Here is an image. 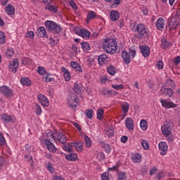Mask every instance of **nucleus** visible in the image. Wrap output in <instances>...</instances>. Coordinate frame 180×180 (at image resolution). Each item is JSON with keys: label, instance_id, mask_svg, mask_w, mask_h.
I'll return each mask as SVG.
<instances>
[{"label": "nucleus", "instance_id": "26", "mask_svg": "<svg viewBox=\"0 0 180 180\" xmlns=\"http://www.w3.org/2000/svg\"><path fill=\"white\" fill-rule=\"evenodd\" d=\"M100 144H101V147H102V148L104 149L105 153H110L111 148H110V144H108V143H106L103 141H101L100 143Z\"/></svg>", "mask_w": 180, "mask_h": 180}, {"label": "nucleus", "instance_id": "7", "mask_svg": "<svg viewBox=\"0 0 180 180\" xmlns=\"http://www.w3.org/2000/svg\"><path fill=\"white\" fill-rule=\"evenodd\" d=\"M39 102L42 105V106L47 108L50 105L49 99L43 94H39L37 96Z\"/></svg>", "mask_w": 180, "mask_h": 180}, {"label": "nucleus", "instance_id": "3", "mask_svg": "<svg viewBox=\"0 0 180 180\" xmlns=\"http://www.w3.org/2000/svg\"><path fill=\"white\" fill-rule=\"evenodd\" d=\"M45 26L48 30L51 32L52 33H55L56 34H60L61 32V26L60 25H57L53 21L47 20L45 22Z\"/></svg>", "mask_w": 180, "mask_h": 180}, {"label": "nucleus", "instance_id": "34", "mask_svg": "<svg viewBox=\"0 0 180 180\" xmlns=\"http://www.w3.org/2000/svg\"><path fill=\"white\" fill-rule=\"evenodd\" d=\"M107 70L110 75H115V74H116V68L112 65H110L109 67H108Z\"/></svg>", "mask_w": 180, "mask_h": 180}, {"label": "nucleus", "instance_id": "52", "mask_svg": "<svg viewBox=\"0 0 180 180\" xmlns=\"http://www.w3.org/2000/svg\"><path fill=\"white\" fill-rule=\"evenodd\" d=\"M35 108H36V115H37L38 116H40V115H41V107H40L39 104H37L35 105Z\"/></svg>", "mask_w": 180, "mask_h": 180}, {"label": "nucleus", "instance_id": "22", "mask_svg": "<svg viewBox=\"0 0 180 180\" xmlns=\"http://www.w3.org/2000/svg\"><path fill=\"white\" fill-rule=\"evenodd\" d=\"M37 34L38 37H46V35L47 34L46 32V28H44V27H40L37 30Z\"/></svg>", "mask_w": 180, "mask_h": 180}, {"label": "nucleus", "instance_id": "62", "mask_svg": "<svg viewBox=\"0 0 180 180\" xmlns=\"http://www.w3.org/2000/svg\"><path fill=\"white\" fill-rule=\"evenodd\" d=\"M65 81H70L71 79V75H70V72L63 75Z\"/></svg>", "mask_w": 180, "mask_h": 180}, {"label": "nucleus", "instance_id": "32", "mask_svg": "<svg viewBox=\"0 0 180 180\" xmlns=\"http://www.w3.org/2000/svg\"><path fill=\"white\" fill-rule=\"evenodd\" d=\"M81 46L83 51H86V53H88L91 50V46H89V44L87 42H82Z\"/></svg>", "mask_w": 180, "mask_h": 180}, {"label": "nucleus", "instance_id": "42", "mask_svg": "<svg viewBox=\"0 0 180 180\" xmlns=\"http://www.w3.org/2000/svg\"><path fill=\"white\" fill-rule=\"evenodd\" d=\"M82 37H83V39H86L88 37H89V31H88L87 30H82Z\"/></svg>", "mask_w": 180, "mask_h": 180}, {"label": "nucleus", "instance_id": "47", "mask_svg": "<svg viewBox=\"0 0 180 180\" xmlns=\"http://www.w3.org/2000/svg\"><path fill=\"white\" fill-rule=\"evenodd\" d=\"M112 88L119 91V89H124V86L123 84H112Z\"/></svg>", "mask_w": 180, "mask_h": 180}, {"label": "nucleus", "instance_id": "11", "mask_svg": "<svg viewBox=\"0 0 180 180\" xmlns=\"http://www.w3.org/2000/svg\"><path fill=\"white\" fill-rule=\"evenodd\" d=\"M162 133L165 136H171L172 134V128H171L170 124L162 126Z\"/></svg>", "mask_w": 180, "mask_h": 180}, {"label": "nucleus", "instance_id": "8", "mask_svg": "<svg viewBox=\"0 0 180 180\" xmlns=\"http://www.w3.org/2000/svg\"><path fill=\"white\" fill-rule=\"evenodd\" d=\"M160 103H162V108H166V109L176 108V104L173 102H168L165 99H160Z\"/></svg>", "mask_w": 180, "mask_h": 180}, {"label": "nucleus", "instance_id": "50", "mask_svg": "<svg viewBox=\"0 0 180 180\" xmlns=\"http://www.w3.org/2000/svg\"><path fill=\"white\" fill-rule=\"evenodd\" d=\"M13 54H15V51L13 49H8L6 52V56L7 57H11Z\"/></svg>", "mask_w": 180, "mask_h": 180}, {"label": "nucleus", "instance_id": "64", "mask_svg": "<svg viewBox=\"0 0 180 180\" xmlns=\"http://www.w3.org/2000/svg\"><path fill=\"white\" fill-rule=\"evenodd\" d=\"M127 140H129V138L127 136H122L121 137V143H127Z\"/></svg>", "mask_w": 180, "mask_h": 180}, {"label": "nucleus", "instance_id": "28", "mask_svg": "<svg viewBox=\"0 0 180 180\" xmlns=\"http://www.w3.org/2000/svg\"><path fill=\"white\" fill-rule=\"evenodd\" d=\"M74 91L76 94L79 95V94L82 92V84L75 83L74 86Z\"/></svg>", "mask_w": 180, "mask_h": 180}, {"label": "nucleus", "instance_id": "36", "mask_svg": "<svg viewBox=\"0 0 180 180\" xmlns=\"http://www.w3.org/2000/svg\"><path fill=\"white\" fill-rule=\"evenodd\" d=\"M72 143H69L67 146H63V150L68 151V153H71L72 151Z\"/></svg>", "mask_w": 180, "mask_h": 180}, {"label": "nucleus", "instance_id": "43", "mask_svg": "<svg viewBox=\"0 0 180 180\" xmlns=\"http://www.w3.org/2000/svg\"><path fill=\"white\" fill-rule=\"evenodd\" d=\"M6 41L5 33L0 31V44H4Z\"/></svg>", "mask_w": 180, "mask_h": 180}, {"label": "nucleus", "instance_id": "13", "mask_svg": "<svg viewBox=\"0 0 180 180\" xmlns=\"http://www.w3.org/2000/svg\"><path fill=\"white\" fill-rule=\"evenodd\" d=\"M0 92L1 94L4 95V96H11L13 94L12 90L6 86H1L0 88Z\"/></svg>", "mask_w": 180, "mask_h": 180}, {"label": "nucleus", "instance_id": "41", "mask_svg": "<svg viewBox=\"0 0 180 180\" xmlns=\"http://www.w3.org/2000/svg\"><path fill=\"white\" fill-rule=\"evenodd\" d=\"M118 179L119 180H127V177H126V173L125 172H118Z\"/></svg>", "mask_w": 180, "mask_h": 180}, {"label": "nucleus", "instance_id": "17", "mask_svg": "<svg viewBox=\"0 0 180 180\" xmlns=\"http://www.w3.org/2000/svg\"><path fill=\"white\" fill-rule=\"evenodd\" d=\"M162 86L174 89L175 88V82H174L173 79H169L163 84Z\"/></svg>", "mask_w": 180, "mask_h": 180}, {"label": "nucleus", "instance_id": "37", "mask_svg": "<svg viewBox=\"0 0 180 180\" xmlns=\"http://www.w3.org/2000/svg\"><path fill=\"white\" fill-rule=\"evenodd\" d=\"M84 141L86 143V146L87 148L91 147V146H92V142L91 141V138H89V136L85 135L84 136Z\"/></svg>", "mask_w": 180, "mask_h": 180}, {"label": "nucleus", "instance_id": "51", "mask_svg": "<svg viewBox=\"0 0 180 180\" xmlns=\"http://www.w3.org/2000/svg\"><path fill=\"white\" fill-rule=\"evenodd\" d=\"M119 167H120V165H116L112 167H109L108 171H116L117 174H119Z\"/></svg>", "mask_w": 180, "mask_h": 180}, {"label": "nucleus", "instance_id": "46", "mask_svg": "<svg viewBox=\"0 0 180 180\" xmlns=\"http://www.w3.org/2000/svg\"><path fill=\"white\" fill-rule=\"evenodd\" d=\"M96 17V13H95V12L94 11H90L87 15V20H91V19Z\"/></svg>", "mask_w": 180, "mask_h": 180}, {"label": "nucleus", "instance_id": "30", "mask_svg": "<svg viewBox=\"0 0 180 180\" xmlns=\"http://www.w3.org/2000/svg\"><path fill=\"white\" fill-rule=\"evenodd\" d=\"M156 27H158V30H161V29L164 28V19L160 18L157 20Z\"/></svg>", "mask_w": 180, "mask_h": 180}, {"label": "nucleus", "instance_id": "31", "mask_svg": "<svg viewBox=\"0 0 180 180\" xmlns=\"http://www.w3.org/2000/svg\"><path fill=\"white\" fill-rule=\"evenodd\" d=\"M20 82L22 85H25V86H29L32 85V82L27 77L21 78Z\"/></svg>", "mask_w": 180, "mask_h": 180}, {"label": "nucleus", "instance_id": "23", "mask_svg": "<svg viewBox=\"0 0 180 180\" xmlns=\"http://www.w3.org/2000/svg\"><path fill=\"white\" fill-rule=\"evenodd\" d=\"M45 9L49 12H51V13H57V12H58V7L54 5L49 4L45 7Z\"/></svg>", "mask_w": 180, "mask_h": 180}, {"label": "nucleus", "instance_id": "18", "mask_svg": "<svg viewBox=\"0 0 180 180\" xmlns=\"http://www.w3.org/2000/svg\"><path fill=\"white\" fill-rule=\"evenodd\" d=\"M78 101L79 98L77 95H75L73 98H70V99H69L70 106L72 108H77L78 106Z\"/></svg>", "mask_w": 180, "mask_h": 180}, {"label": "nucleus", "instance_id": "40", "mask_svg": "<svg viewBox=\"0 0 180 180\" xmlns=\"http://www.w3.org/2000/svg\"><path fill=\"white\" fill-rule=\"evenodd\" d=\"M86 116L88 119H92V117H94V110H87L86 111Z\"/></svg>", "mask_w": 180, "mask_h": 180}, {"label": "nucleus", "instance_id": "6", "mask_svg": "<svg viewBox=\"0 0 180 180\" xmlns=\"http://www.w3.org/2000/svg\"><path fill=\"white\" fill-rule=\"evenodd\" d=\"M10 72H18V68H19V60L18 59H13L9 64Z\"/></svg>", "mask_w": 180, "mask_h": 180}, {"label": "nucleus", "instance_id": "53", "mask_svg": "<svg viewBox=\"0 0 180 180\" xmlns=\"http://www.w3.org/2000/svg\"><path fill=\"white\" fill-rule=\"evenodd\" d=\"M6 144V141L5 140V137L4 135L0 133V146H5Z\"/></svg>", "mask_w": 180, "mask_h": 180}, {"label": "nucleus", "instance_id": "54", "mask_svg": "<svg viewBox=\"0 0 180 180\" xmlns=\"http://www.w3.org/2000/svg\"><path fill=\"white\" fill-rule=\"evenodd\" d=\"M101 179H102V180H110V179H109V172H104V173L101 175Z\"/></svg>", "mask_w": 180, "mask_h": 180}, {"label": "nucleus", "instance_id": "38", "mask_svg": "<svg viewBox=\"0 0 180 180\" xmlns=\"http://www.w3.org/2000/svg\"><path fill=\"white\" fill-rule=\"evenodd\" d=\"M140 126L142 130H147V127H148L147 121H146V120H141Z\"/></svg>", "mask_w": 180, "mask_h": 180}, {"label": "nucleus", "instance_id": "63", "mask_svg": "<svg viewBox=\"0 0 180 180\" xmlns=\"http://www.w3.org/2000/svg\"><path fill=\"white\" fill-rule=\"evenodd\" d=\"M173 61L176 65L180 63V56H177L173 59Z\"/></svg>", "mask_w": 180, "mask_h": 180}, {"label": "nucleus", "instance_id": "44", "mask_svg": "<svg viewBox=\"0 0 180 180\" xmlns=\"http://www.w3.org/2000/svg\"><path fill=\"white\" fill-rule=\"evenodd\" d=\"M141 146L144 148V150H148V148H150V145L148 144V141L146 140H142Z\"/></svg>", "mask_w": 180, "mask_h": 180}, {"label": "nucleus", "instance_id": "9", "mask_svg": "<svg viewBox=\"0 0 180 180\" xmlns=\"http://www.w3.org/2000/svg\"><path fill=\"white\" fill-rule=\"evenodd\" d=\"M44 143L46 146L49 151H50L51 153H56V151H57V148L54 146V144L51 143V141H50V139H46L44 141Z\"/></svg>", "mask_w": 180, "mask_h": 180}, {"label": "nucleus", "instance_id": "20", "mask_svg": "<svg viewBox=\"0 0 180 180\" xmlns=\"http://www.w3.org/2000/svg\"><path fill=\"white\" fill-rule=\"evenodd\" d=\"M122 57L125 64H130V54L126 51H123L122 53Z\"/></svg>", "mask_w": 180, "mask_h": 180}, {"label": "nucleus", "instance_id": "61", "mask_svg": "<svg viewBox=\"0 0 180 180\" xmlns=\"http://www.w3.org/2000/svg\"><path fill=\"white\" fill-rule=\"evenodd\" d=\"M46 169L50 171V172L51 174H53V172H54V168H53V166L50 163H49L48 165L46 166Z\"/></svg>", "mask_w": 180, "mask_h": 180}, {"label": "nucleus", "instance_id": "29", "mask_svg": "<svg viewBox=\"0 0 180 180\" xmlns=\"http://www.w3.org/2000/svg\"><path fill=\"white\" fill-rule=\"evenodd\" d=\"M70 65H71V67H72V68H75V70H76V71H79V72H82V69H81V65H79L78 63H77V62L72 61L70 63Z\"/></svg>", "mask_w": 180, "mask_h": 180}, {"label": "nucleus", "instance_id": "60", "mask_svg": "<svg viewBox=\"0 0 180 180\" xmlns=\"http://www.w3.org/2000/svg\"><path fill=\"white\" fill-rule=\"evenodd\" d=\"M143 15H148V8H147V7L143 6L141 8Z\"/></svg>", "mask_w": 180, "mask_h": 180}, {"label": "nucleus", "instance_id": "45", "mask_svg": "<svg viewBox=\"0 0 180 180\" xmlns=\"http://www.w3.org/2000/svg\"><path fill=\"white\" fill-rule=\"evenodd\" d=\"M38 72L40 74V75H46V68H44V67L39 66L38 68Z\"/></svg>", "mask_w": 180, "mask_h": 180}, {"label": "nucleus", "instance_id": "19", "mask_svg": "<svg viewBox=\"0 0 180 180\" xmlns=\"http://www.w3.org/2000/svg\"><path fill=\"white\" fill-rule=\"evenodd\" d=\"M110 18L112 22H116V20L120 18V14L117 11H112L110 14Z\"/></svg>", "mask_w": 180, "mask_h": 180}, {"label": "nucleus", "instance_id": "15", "mask_svg": "<svg viewBox=\"0 0 180 180\" xmlns=\"http://www.w3.org/2000/svg\"><path fill=\"white\" fill-rule=\"evenodd\" d=\"M98 61L100 65H103V64H107L108 56H106V54L100 55L98 58Z\"/></svg>", "mask_w": 180, "mask_h": 180}, {"label": "nucleus", "instance_id": "49", "mask_svg": "<svg viewBox=\"0 0 180 180\" xmlns=\"http://www.w3.org/2000/svg\"><path fill=\"white\" fill-rule=\"evenodd\" d=\"M129 105L127 102H125L124 105H122V109H123L124 113H127V112H129Z\"/></svg>", "mask_w": 180, "mask_h": 180}, {"label": "nucleus", "instance_id": "27", "mask_svg": "<svg viewBox=\"0 0 180 180\" xmlns=\"http://www.w3.org/2000/svg\"><path fill=\"white\" fill-rule=\"evenodd\" d=\"M2 120H4V122H5L6 123H12V122H13L12 117L7 114H4L2 115Z\"/></svg>", "mask_w": 180, "mask_h": 180}, {"label": "nucleus", "instance_id": "58", "mask_svg": "<svg viewBox=\"0 0 180 180\" xmlns=\"http://www.w3.org/2000/svg\"><path fill=\"white\" fill-rule=\"evenodd\" d=\"M113 134H115L113 129H110L109 130H107L106 136H108V137H112V136H113Z\"/></svg>", "mask_w": 180, "mask_h": 180}, {"label": "nucleus", "instance_id": "48", "mask_svg": "<svg viewBox=\"0 0 180 180\" xmlns=\"http://www.w3.org/2000/svg\"><path fill=\"white\" fill-rule=\"evenodd\" d=\"M168 46H169V42H168V41H167V39H163L162 41V49H168Z\"/></svg>", "mask_w": 180, "mask_h": 180}, {"label": "nucleus", "instance_id": "57", "mask_svg": "<svg viewBox=\"0 0 180 180\" xmlns=\"http://www.w3.org/2000/svg\"><path fill=\"white\" fill-rule=\"evenodd\" d=\"M157 67L158 70H162V68H164V63H162V60L158 61L157 63Z\"/></svg>", "mask_w": 180, "mask_h": 180}, {"label": "nucleus", "instance_id": "2", "mask_svg": "<svg viewBox=\"0 0 180 180\" xmlns=\"http://www.w3.org/2000/svg\"><path fill=\"white\" fill-rule=\"evenodd\" d=\"M180 8H177L176 14L172 17H170L167 22L169 23V32H172L173 30H176L178 26L180 25Z\"/></svg>", "mask_w": 180, "mask_h": 180}, {"label": "nucleus", "instance_id": "25", "mask_svg": "<svg viewBox=\"0 0 180 180\" xmlns=\"http://www.w3.org/2000/svg\"><path fill=\"white\" fill-rule=\"evenodd\" d=\"M65 158L66 160H68V161H77V160H78V155L72 153L69 155H65Z\"/></svg>", "mask_w": 180, "mask_h": 180}, {"label": "nucleus", "instance_id": "21", "mask_svg": "<svg viewBox=\"0 0 180 180\" xmlns=\"http://www.w3.org/2000/svg\"><path fill=\"white\" fill-rule=\"evenodd\" d=\"M72 144L73 147L75 148L77 151H78L79 153H82L84 150V146L82 145V142H73L72 143Z\"/></svg>", "mask_w": 180, "mask_h": 180}, {"label": "nucleus", "instance_id": "5", "mask_svg": "<svg viewBox=\"0 0 180 180\" xmlns=\"http://www.w3.org/2000/svg\"><path fill=\"white\" fill-rule=\"evenodd\" d=\"M160 94L162 96H169L171 98L172 95H174V90L168 87H164L162 86L160 91Z\"/></svg>", "mask_w": 180, "mask_h": 180}, {"label": "nucleus", "instance_id": "55", "mask_svg": "<svg viewBox=\"0 0 180 180\" xmlns=\"http://www.w3.org/2000/svg\"><path fill=\"white\" fill-rule=\"evenodd\" d=\"M49 40L52 46H56L58 43V39L57 38H55L54 39H53V37H51Z\"/></svg>", "mask_w": 180, "mask_h": 180}, {"label": "nucleus", "instance_id": "35", "mask_svg": "<svg viewBox=\"0 0 180 180\" xmlns=\"http://www.w3.org/2000/svg\"><path fill=\"white\" fill-rule=\"evenodd\" d=\"M100 94L103 95V96H105L107 98H110V96H112L113 95L112 92L109 90H103L100 91Z\"/></svg>", "mask_w": 180, "mask_h": 180}, {"label": "nucleus", "instance_id": "14", "mask_svg": "<svg viewBox=\"0 0 180 180\" xmlns=\"http://www.w3.org/2000/svg\"><path fill=\"white\" fill-rule=\"evenodd\" d=\"M139 48L143 57H148V56H150V47L147 46H140Z\"/></svg>", "mask_w": 180, "mask_h": 180}, {"label": "nucleus", "instance_id": "10", "mask_svg": "<svg viewBox=\"0 0 180 180\" xmlns=\"http://www.w3.org/2000/svg\"><path fill=\"white\" fill-rule=\"evenodd\" d=\"M159 150H160V155H165L167 154V151H168V146H167V143L162 141L158 145Z\"/></svg>", "mask_w": 180, "mask_h": 180}, {"label": "nucleus", "instance_id": "12", "mask_svg": "<svg viewBox=\"0 0 180 180\" xmlns=\"http://www.w3.org/2000/svg\"><path fill=\"white\" fill-rule=\"evenodd\" d=\"M125 124L127 129L129 131L134 130V122H133V119L131 117H127L125 120Z\"/></svg>", "mask_w": 180, "mask_h": 180}, {"label": "nucleus", "instance_id": "56", "mask_svg": "<svg viewBox=\"0 0 180 180\" xmlns=\"http://www.w3.org/2000/svg\"><path fill=\"white\" fill-rule=\"evenodd\" d=\"M69 4L75 11H77V9H78V6H77V4L74 2V1H70Z\"/></svg>", "mask_w": 180, "mask_h": 180}, {"label": "nucleus", "instance_id": "33", "mask_svg": "<svg viewBox=\"0 0 180 180\" xmlns=\"http://www.w3.org/2000/svg\"><path fill=\"white\" fill-rule=\"evenodd\" d=\"M103 113H105V110L102 108L97 110V119H98V120H102V119H103Z\"/></svg>", "mask_w": 180, "mask_h": 180}, {"label": "nucleus", "instance_id": "24", "mask_svg": "<svg viewBox=\"0 0 180 180\" xmlns=\"http://www.w3.org/2000/svg\"><path fill=\"white\" fill-rule=\"evenodd\" d=\"M5 11L6 13L9 15V16L15 15V7H13L12 4H8L5 8Z\"/></svg>", "mask_w": 180, "mask_h": 180}, {"label": "nucleus", "instance_id": "59", "mask_svg": "<svg viewBox=\"0 0 180 180\" xmlns=\"http://www.w3.org/2000/svg\"><path fill=\"white\" fill-rule=\"evenodd\" d=\"M26 37H30V39H33L34 37V32L32 31H29L26 34Z\"/></svg>", "mask_w": 180, "mask_h": 180}, {"label": "nucleus", "instance_id": "16", "mask_svg": "<svg viewBox=\"0 0 180 180\" xmlns=\"http://www.w3.org/2000/svg\"><path fill=\"white\" fill-rule=\"evenodd\" d=\"M57 140L59 143H61V144H65L67 143V136H65V134H63V132H59L57 136Z\"/></svg>", "mask_w": 180, "mask_h": 180}, {"label": "nucleus", "instance_id": "39", "mask_svg": "<svg viewBox=\"0 0 180 180\" xmlns=\"http://www.w3.org/2000/svg\"><path fill=\"white\" fill-rule=\"evenodd\" d=\"M141 159V156L140 155V154H135L133 157H132V161H134V162H140Z\"/></svg>", "mask_w": 180, "mask_h": 180}, {"label": "nucleus", "instance_id": "1", "mask_svg": "<svg viewBox=\"0 0 180 180\" xmlns=\"http://www.w3.org/2000/svg\"><path fill=\"white\" fill-rule=\"evenodd\" d=\"M103 47V50L108 54H115L117 51V42L115 39L105 38Z\"/></svg>", "mask_w": 180, "mask_h": 180}, {"label": "nucleus", "instance_id": "4", "mask_svg": "<svg viewBox=\"0 0 180 180\" xmlns=\"http://www.w3.org/2000/svg\"><path fill=\"white\" fill-rule=\"evenodd\" d=\"M136 30L139 33V37L146 39V37H150V31L148 28L143 24H138L136 26Z\"/></svg>", "mask_w": 180, "mask_h": 180}]
</instances>
